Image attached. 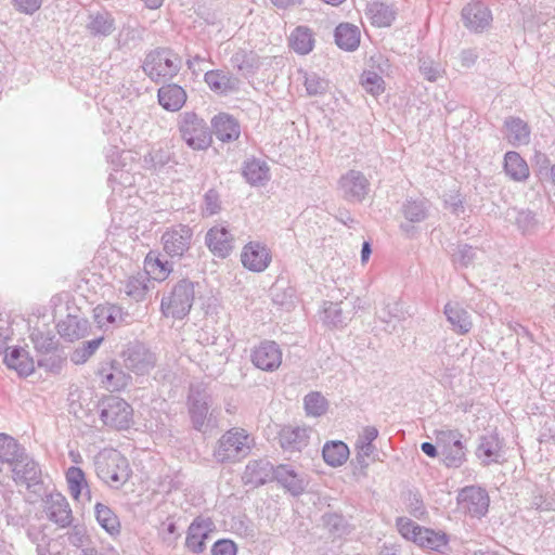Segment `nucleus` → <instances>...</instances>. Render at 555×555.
Listing matches in <instances>:
<instances>
[{
	"label": "nucleus",
	"instance_id": "obj_46",
	"mask_svg": "<svg viewBox=\"0 0 555 555\" xmlns=\"http://www.w3.org/2000/svg\"><path fill=\"white\" fill-rule=\"evenodd\" d=\"M421 449L429 457H436L437 456V449L430 442H423L422 446H421Z\"/></svg>",
	"mask_w": 555,
	"mask_h": 555
},
{
	"label": "nucleus",
	"instance_id": "obj_1",
	"mask_svg": "<svg viewBox=\"0 0 555 555\" xmlns=\"http://www.w3.org/2000/svg\"><path fill=\"white\" fill-rule=\"evenodd\" d=\"M397 528L402 538L424 550L440 552L449 542L443 531L422 527L405 517L397 519Z\"/></svg>",
	"mask_w": 555,
	"mask_h": 555
},
{
	"label": "nucleus",
	"instance_id": "obj_47",
	"mask_svg": "<svg viewBox=\"0 0 555 555\" xmlns=\"http://www.w3.org/2000/svg\"><path fill=\"white\" fill-rule=\"evenodd\" d=\"M149 9L155 10L162 7L164 0H142Z\"/></svg>",
	"mask_w": 555,
	"mask_h": 555
},
{
	"label": "nucleus",
	"instance_id": "obj_29",
	"mask_svg": "<svg viewBox=\"0 0 555 555\" xmlns=\"http://www.w3.org/2000/svg\"><path fill=\"white\" fill-rule=\"evenodd\" d=\"M243 176L251 185H260L269 179V167L264 162L250 159L244 165Z\"/></svg>",
	"mask_w": 555,
	"mask_h": 555
},
{
	"label": "nucleus",
	"instance_id": "obj_45",
	"mask_svg": "<svg viewBox=\"0 0 555 555\" xmlns=\"http://www.w3.org/2000/svg\"><path fill=\"white\" fill-rule=\"evenodd\" d=\"M305 86H306L308 93L312 94V95L318 94V93L322 92V90H323L322 81L315 76L307 77L305 80Z\"/></svg>",
	"mask_w": 555,
	"mask_h": 555
},
{
	"label": "nucleus",
	"instance_id": "obj_8",
	"mask_svg": "<svg viewBox=\"0 0 555 555\" xmlns=\"http://www.w3.org/2000/svg\"><path fill=\"white\" fill-rule=\"evenodd\" d=\"M462 434L446 429L436 433V440L443 462L449 467H459L465 460Z\"/></svg>",
	"mask_w": 555,
	"mask_h": 555
},
{
	"label": "nucleus",
	"instance_id": "obj_33",
	"mask_svg": "<svg viewBox=\"0 0 555 555\" xmlns=\"http://www.w3.org/2000/svg\"><path fill=\"white\" fill-rule=\"evenodd\" d=\"M95 518L100 526L109 534H117L120 531V522L116 514L106 505H95Z\"/></svg>",
	"mask_w": 555,
	"mask_h": 555
},
{
	"label": "nucleus",
	"instance_id": "obj_7",
	"mask_svg": "<svg viewBox=\"0 0 555 555\" xmlns=\"http://www.w3.org/2000/svg\"><path fill=\"white\" fill-rule=\"evenodd\" d=\"M133 409L124 399L107 397L102 401L101 418L109 428L122 430L132 424Z\"/></svg>",
	"mask_w": 555,
	"mask_h": 555
},
{
	"label": "nucleus",
	"instance_id": "obj_9",
	"mask_svg": "<svg viewBox=\"0 0 555 555\" xmlns=\"http://www.w3.org/2000/svg\"><path fill=\"white\" fill-rule=\"evenodd\" d=\"M270 249L262 243L251 241L245 244L241 251L243 267L251 272H262L271 263Z\"/></svg>",
	"mask_w": 555,
	"mask_h": 555
},
{
	"label": "nucleus",
	"instance_id": "obj_41",
	"mask_svg": "<svg viewBox=\"0 0 555 555\" xmlns=\"http://www.w3.org/2000/svg\"><path fill=\"white\" fill-rule=\"evenodd\" d=\"M146 286L135 276L128 279L126 284V293L128 296L140 298L143 297Z\"/></svg>",
	"mask_w": 555,
	"mask_h": 555
},
{
	"label": "nucleus",
	"instance_id": "obj_25",
	"mask_svg": "<svg viewBox=\"0 0 555 555\" xmlns=\"http://www.w3.org/2000/svg\"><path fill=\"white\" fill-rule=\"evenodd\" d=\"M335 39L339 48L352 51L360 44V31L350 24H340L336 28Z\"/></svg>",
	"mask_w": 555,
	"mask_h": 555
},
{
	"label": "nucleus",
	"instance_id": "obj_4",
	"mask_svg": "<svg viewBox=\"0 0 555 555\" xmlns=\"http://www.w3.org/2000/svg\"><path fill=\"white\" fill-rule=\"evenodd\" d=\"M254 447V438L243 428H231L218 441L216 457L221 461H235L246 456Z\"/></svg>",
	"mask_w": 555,
	"mask_h": 555
},
{
	"label": "nucleus",
	"instance_id": "obj_16",
	"mask_svg": "<svg viewBox=\"0 0 555 555\" xmlns=\"http://www.w3.org/2000/svg\"><path fill=\"white\" fill-rule=\"evenodd\" d=\"M211 128L216 138L223 142L236 141L241 135L238 121L227 113H219L211 119Z\"/></svg>",
	"mask_w": 555,
	"mask_h": 555
},
{
	"label": "nucleus",
	"instance_id": "obj_24",
	"mask_svg": "<svg viewBox=\"0 0 555 555\" xmlns=\"http://www.w3.org/2000/svg\"><path fill=\"white\" fill-rule=\"evenodd\" d=\"M68 491L74 500H79L83 492L89 491V483L85 472L80 467L72 466L65 472Z\"/></svg>",
	"mask_w": 555,
	"mask_h": 555
},
{
	"label": "nucleus",
	"instance_id": "obj_19",
	"mask_svg": "<svg viewBox=\"0 0 555 555\" xmlns=\"http://www.w3.org/2000/svg\"><path fill=\"white\" fill-rule=\"evenodd\" d=\"M143 269L149 279L155 282L166 281L172 272L171 264L167 260H163L156 251L146 254Z\"/></svg>",
	"mask_w": 555,
	"mask_h": 555
},
{
	"label": "nucleus",
	"instance_id": "obj_12",
	"mask_svg": "<svg viewBox=\"0 0 555 555\" xmlns=\"http://www.w3.org/2000/svg\"><path fill=\"white\" fill-rule=\"evenodd\" d=\"M214 531L215 524L211 518L202 516L195 518L188 529L185 546L193 553H202L205 550L207 538Z\"/></svg>",
	"mask_w": 555,
	"mask_h": 555
},
{
	"label": "nucleus",
	"instance_id": "obj_5",
	"mask_svg": "<svg viewBox=\"0 0 555 555\" xmlns=\"http://www.w3.org/2000/svg\"><path fill=\"white\" fill-rule=\"evenodd\" d=\"M179 131L185 144L194 151L207 150L212 144L205 120L193 112L182 115Z\"/></svg>",
	"mask_w": 555,
	"mask_h": 555
},
{
	"label": "nucleus",
	"instance_id": "obj_53",
	"mask_svg": "<svg viewBox=\"0 0 555 555\" xmlns=\"http://www.w3.org/2000/svg\"><path fill=\"white\" fill-rule=\"evenodd\" d=\"M551 179L553 184L555 185V165L551 169Z\"/></svg>",
	"mask_w": 555,
	"mask_h": 555
},
{
	"label": "nucleus",
	"instance_id": "obj_13",
	"mask_svg": "<svg viewBox=\"0 0 555 555\" xmlns=\"http://www.w3.org/2000/svg\"><path fill=\"white\" fill-rule=\"evenodd\" d=\"M205 243L209 251L218 258H227L234 249V236L222 225H215L208 230Z\"/></svg>",
	"mask_w": 555,
	"mask_h": 555
},
{
	"label": "nucleus",
	"instance_id": "obj_38",
	"mask_svg": "<svg viewBox=\"0 0 555 555\" xmlns=\"http://www.w3.org/2000/svg\"><path fill=\"white\" fill-rule=\"evenodd\" d=\"M362 87L372 95L376 96L385 91L383 78L374 72H365L361 77Z\"/></svg>",
	"mask_w": 555,
	"mask_h": 555
},
{
	"label": "nucleus",
	"instance_id": "obj_26",
	"mask_svg": "<svg viewBox=\"0 0 555 555\" xmlns=\"http://www.w3.org/2000/svg\"><path fill=\"white\" fill-rule=\"evenodd\" d=\"M204 80L210 90L218 94H225L234 88L232 77L220 69L207 72Z\"/></svg>",
	"mask_w": 555,
	"mask_h": 555
},
{
	"label": "nucleus",
	"instance_id": "obj_3",
	"mask_svg": "<svg viewBox=\"0 0 555 555\" xmlns=\"http://www.w3.org/2000/svg\"><path fill=\"white\" fill-rule=\"evenodd\" d=\"M182 60L178 53L168 48L150 52L144 61L143 70L154 81L172 79L180 70Z\"/></svg>",
	"mask_w": 555,
	"mask_h": 555
},
{
	"label": "nucleus",
	"instance_id": "obj_30",
	"mask_svg": "<svg viewBox=\"0 0 555 555\" xmlns=\"http://www.w3.org/2000/svg\"><path fill=\"white\" fill-rule=\"evenodd\" d=\"M307 439L306 430L300 427L284 426L279 434L280 444L287 449L300 448Z\"/></svg>",
	"mask_w": 555,
	"mask_h": 555
},
{
	"label": "nucleus",
	"instance_id": "obj_44",
	"mask_svg": "<svg viewBox=\"0 0 555 555\" xmlns=\"http://www.w3.org/2000/svg\"><path fill=\"white\" fill-rule=\"evenodd\" d=\"M14 5L18 11L31 14L40 8L41 0H14Z\"/></svg>",
	"mask_w": 555,
	"mask_h": 555
},
{
	"label": "nucleus",
	"instance_id": "obj_6",
	"mask_svg": "<svg viewBox=\"0 0 555 555\" xmlns=\"http://www.w3.org/2000/svg\"><path fill=\"white\" fill-rule=\"evenodd\" d=\"M127 459L116 451L104 454L98 462V475L106 483L118 488L130 477Z\"/></svg>",
	"mask_w": 555,
	"mask_h": 555
},
{
	"label": "nucleus",
	"instance_id": "obj_10",
	"mask_svg": "<svg viewBox=\"0 0 555 555\" xmlns=\"http://www.w3.org/2000/svg\"><path fill=\"white\" fill-rule=\"evenodd\" d=\"M250 359L259 370L273 372L281 366L283 353L274 341H262L253 349Z\"/></svg>",
	"mask_w": 555,
	"mask_h": 555
},
{
	"label": "nucleus",
	"instance_id": "obj_40",
	"mask_svg": "<svg viewBox=\"0 0 555 555\" xmlns=\"http://www.w3.org/2000/svg\"><path fill=\"white\" fill-rule=\"evenodd\" d=\"M378 431L374 427L363 428L357 443V448L361 449L365 454H367L371 448V443L376 439Z\"/></svg>",
	"mask_w": 555,
	"mask_h": 555
},
{
	"label": "nucleus",
	"instance_id": "obj_14",
	"mask_svg": "<svg viewBox=\"0 0 555 555\" xmlns=\"http://www.w3.org/2000/svg\"><path fill=\"white\" fill-rule=\"evenodd\" d=\"M461 507L474 517L485 515L489 507V496L480 488L468 487L461 491L459 495Z\"/></svg>",
	"mask_w": 555,
	"mask_h": 555
},
{
	"label": "nucleus",
	"instance_id": "obj_39",
	"mask_svg": "<svg viewBox=\"0 0 555 555\" xmlns=\"http://www.w3.org/2000/svg\"><path fill=\"white\" fill-rule=\"evenodd\" d=\"M237 545L230 539H220L211 547V555H236Z\"/></svg>",
	"mask_w": 555,
	"mask_h": 555
},
{
	"label": "nucleus",
	"instance_id": "obj_35",
	"mask_svg": "<svg viewBox=\"0 0 555 555\" xmlns=\"http://www.w3.org/2000/svg\"><path fill=\"white\" fill-rule=\"evenodd\" d=\"M446 314L449 321L453 324L459 334H466L470 330L472 323L468 319L467 312L457 306L447 305Z\"/></svg>",
	"mask_w": 555,
	"mask_h": 555
},
{
	"label": "nucleus",
	"instance_id": "obj_17",
	"mask_svg": "<svg viewBox=\"0 0 555 555\" xmlns=\"http://www.w3.org/2000/svg\"><path fill=\"white\" fill-rule=\"evenodd\" d=\"M463 18L465 26L474 31H480L491 23V13L486 5L480 2L467 4L463 9Z\"/></svg>",
	"mask_w": 555,
	"mask_h": 555
},
{
	"label": "nucleus",
	"instance_id": "obj_36",
	"mask_svg": "<svg viewBox=\"0 0 555 555\" xmlns=\"http://www.w3.org/2000/svg\"><path fill=\"white\" fill-rule=\"evenodd\" d=\"M370 18L372 24L377 27L389 26L393 21V13L384 4H373L369 9Z\"/></svg>",
	"mask_w": 555,
	"mask_h": 555
},
{
	"label": "nucleus",
	"instance_id": "obj_15",
	"mask_svg": "<svg viewBox=\"0 0 555 555\" xmlns=\"http://www.w3.org/2000/svg\"><path fill=\"white\" fill-rule=\"evenodd\" d=\"M47 517L61 527L70 522L72 509L66 498L61 493H51L44 500Z\"/></svg>",
	"mask_w": 555,
	"mask_h": 555
},
{
	"label": "nucleus",
	"instance_id": "obj_43",
	"mask_svg": "<svg viewBox=\"0 0 555 555\" xmlns=\"http://www.w3.org/2000/svg\"><path fill=\"white\" fill-rule=\"evenodd\" d=\"M346 185L354 193V188H359L360 191H364L366 188V180L359 173L351 172L344 178Z\"/></svg>",
	"mask_w": 555,
	"mask_h": 555
},
{
	"label": "nucleus",
	"instance_id": "obj_54",
	"mask_svg": "<svg viewBox=\"0 0 555 555\" xmlns=\"http://www.w3.org/2000/svg\"><path fill=\"white\" fill-rule=\"evenodd\" d=\"M83 555H96V554L93 553L92 551H90V552H86Z\"/></svg>",
	"mask_w": 555,
	"mask_h": 555
},
{
	"label": "nucleus",
	"instance_id": "obj_52",
	"mask_svg": "<svg viewBox=\"0 0 555 555\" xmlns=\"http://www.w3.org/2000/svg\"><path fill=\"white\" fill-rule=\"evenodd\" d=\"M324 2L332 4V5H338L343 3L345 0H323Z\"/></svg>",
	"mask_w": 555,
	"mask_h": 555
},
{
	"label": "nucleus",
	"instance_id": "obj_11",
	"mask_svg": "<svg viewBox=\"0 0 555 555\" xmlns=\"http://www.w3.org/2000/svg\"><path fill=\"white\" fill-rule=\"evenodd\" d=\"M192 231L185 225H177L167 230L162 242L164 250L171 258L182 257L190 248Z\"/></svg>",
	"mask_w": 555,
	"mask_h": 555
},
{
	"label": "nucleus",
	"instance_id": "obj_32",
	"mask_svg": "<svg viewBox=\"0 0 555 555\" xmlns=\"http://www.w3.org/2000/svg\"><path fill=\"white\" fill-rule=\"evenodd\" d=\"M93 317L99 326H108L121 318V308L114 304H100L94 308Z\"/></svg>",
	"mask_w": 555,
	"mask_h": 555
},
{
	"label": "nucleus",
	"instance_id": "obj_49",
	"mask_svg": "<svg viewBox=\"0 0 555 555\" xmlns=\"http://www.w3.org/2000/svg\"><path fill=\"white\" fill-rule=\"evenodd\" d=\"M275 7L287 8L292 4V0H270Z\"/></svg>",
	"mask_w": 555,
	"mask_h": 555
},
{
	"label": "nucleus",
	"instance_id": "obj_27",
	"mask_svg": "<svg viewBox=\"0 0 555 555\" xmlns=\"http://www.w3.org/2000/svg\"><path fill=\"white\" fill-rule=\"evenodd\" d=\"M501 451V441L498 435L485 436L477 448V455L486 465L496 462Z\"/></svg>",
	"mask_w": 555,
	"mask_h": 555
},
{
	"label": "nucleus",
	"instance_id": "obj_51",
	"mask_svg": "<svg viewBox=\"0 0 555 555\" xmlns=\"http://www.w3.org/2000/svg\"><path fill=\"white\" fill-rule=\"evenodd\" d=\"M81 358L82 357V347L81 348H78L75 350V352L73 353V357H72V360L76 363V358Z\"/></svg>",
	"mask_w": 555,
	"mask_h": 555
},
{
	"label": "nucleus",
	"instance_id": "obj_22",
	"mask_svg": "<svg viewBox=\"0 0 555 555\" xmlns=\"http://www.w3.org/2000/svg\"><path fill=\"white\" fill-rule=\"evenodd\" d=\"M274 478L293 494L304 491V479L288 465L282 464L274 468Z\"/></svg>",
	"mask_w": 555,
	"mask_h": 555
},
{
	"label": "nucleus",
	"instance_id": "obj_23",
	"mask_svg": "<svg viewBox=\"0 0 555 555\" xmlns=\"http://www.w3.org/2000/svg\"><path fill=\"white\" fill-rule=\"evenodd\" d=\"M506 175L515 181H524L529 177V167L526 160L516 152H507L504 158Z\"/></svg>",
	"mask_w": 555,
	"mask_h": 555
},
{
	"label": "nucleus",
	"instance_id": "obj_18",
	"mask_svg": "<svg viewBox=\"0 0 555 555\" xmlns=\"http://www.w3.org/2000/svg\"><path fill=\"white\" fill-rule=\"evenodd\" d=\"M186 99L185 90L176 83L165 85L158 90V102L166 111H180L184 106Z\"/></svg>",
	"mask_w": 555,
	"mask_h": 555
},
{
	"label": "nucleus",
	"instance_id": "obj_20",
	"mask_svg": "<svg viewBox=\"0 0 555 555\" xmlns=\"http://www.w3.org/2000/svg\"><path fill=\"white\" fill-rule=\"evenodd\" d=\"M5 363L10 369L15 370L20 375L28 376L35 370V363L28 352L18 347H10L5 351Z\"/></svg>",
	"mask_w": 555,
	"mask_h": 555
},
{
	"label": "nucleus",
	"instance_id": "obj_28",
	"mask_svg": "<svg viewBox=\"0 0 555 555\" xmlns=\"http://www.w3.org/2000/svg\"><path fill=\"white\" fill-rule=\"evenodd\" d=\"M349 457V449L343 441H331L323 447V459L331 466H340Z\"/></svg>",
	"mask_w": 555,
	"mask_h": 555
},
{
	"label": "nucleus",
	"instance_id": "obj_42",
	"mask_svg": "<svg viewBox=\"0 0 555 555\" xmlns=\"http://www.w3.org/2000/svg\"><path fill=\"white\" fill-rule=\"evenodd\" d=\"M102 341H103V338L101 337V338L93 339V340H90V341L83 344L82 357L76 358V364L85 363L95 352V350L100 347Z\"/></svg>",
	"mask_w": 555,
	"mask_h": 555
},
{
	"label": "nucleus",
	"instance_id": "obj_37",
	"mask_svg": "<svg viewBox=\"0 0 555 555\" xmlns=\"http://www.w3.org/2000/svg\"><path fill=\"white\" fill-rule=\"evenodd\" d=\"M305 409L309 415L321 416L327 410V401L320 392H311L305 398Z\"/></svg>",
	"mask_w": 555,
	"mask_h": 555
},
{
	"label": "nucleus",
	"instance_id": "obj_55",
	"mask_svg": "<svg viewBox=\"0 0 555 555\" xmlns=\"http://www.w3.org/2000/svg\"><path fill=\"white\" fill-rule=\"evenodd\" d=\"M256 466H257L256 464L251 465V466L249 465V466H247V469H254Z\"/></svg>",
	"mask_w": 555,
	"mask_h": 555
},
{
	"label": "nucleus",
	"instance_id": "obj_34",
	"mask_svg": "<svg viewBox=\"0 0 555 555\" xmlns=\"http://www.w3.org/2000/svg\"><path fill=\"white\" fill-rule=\"evenodd\" d=\"M529 129L526 122L518 118H511L506 121V138L513 145L527 143L529 140Z\"/></svg>",
	"mask_w": 555,
	"mask_h": 555
},
{
	"label": "nucleus",
	"instance_id": "obj_31",
	"mask_svg": "<svg viewBox=\"0 0 555 555\" xmlns=\"http://www.w3.org/2000/svg\"><path fill=\"white\" fill-rule=\"evenodd\" d=\"M111 372L105 373L103 370L102 374V385L108 391H118L125 388L128 384L129 376L117 367L115 361L111 362Z\"/></svg>",
	"mask_w": 555,
	"mask_h": 555
},
{
	"label": "nucleus",
	"instance_id": "obj_48",
	"mask_svg": "<svg viewBox=\"0 0 555 555\" xmlns=\"http://www.w3.org/2000/svg\"><path fill=\"white\" fill-rule=\"evenodd\" d=\"M370 255H371L370 244L367 242H365L363 244L362 251H361L362 261L363 262L367 261Z\"/></svg>",
	"mask_w": 555,
	"mask_h": 555
},
{
	"label": "nucleus",
	"instance_id": "obj_21",
	"mask_svg": "<svg viewBox=\"0 0 555 555\" xmlns=\"http://www.w3.org/2000/svg\"><path fill=\"white\" fill-rule=\"evenodd\" d=\"M314 37L311 29L306 26L296 27L288 37L289 48L298 54H308L313 50Z\"/></svg>",
	"mask_w": 555,
	"mask_h": 555
},
{
	"label": "nucleus",
	"instance_id": "obj_2",
	"mask_svg": "<svg viewBox=\"0 0 555 555\" xmlns=\"http://www.w3.org/2000/svg\"><path fill=\"white\" fill-rule=\"evenodd\" d=\"M194 297V283L189 280H181L167 296L163 297L160 311L165 318L182 320L190 313Z\"/></svg>",
	"mask_w": 555,
	"mask_h": 555
},
{
	"label": "nucleus",
	"instance_id": "obj_50",
	"mask_svg": "<svg viewBox=\"0 0 555 555\" xmlns=\"http://www.w3.org/2000/svg\"><path fill=\"white\" fill-rule=\"evenodd\" d=\"M69 456L72 461L76 464H80L82 462V457L78 451H70Z\"/></svg>",
	"mask_w": 555,
	"mask_h": 555
}]
</instances>
